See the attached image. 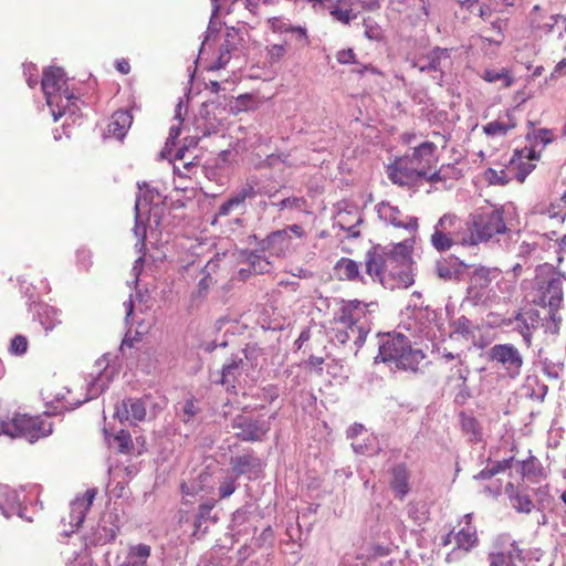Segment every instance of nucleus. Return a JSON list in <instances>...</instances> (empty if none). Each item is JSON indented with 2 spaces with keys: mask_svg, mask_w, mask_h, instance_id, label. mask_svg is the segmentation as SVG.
Segmentation results:
<instances>
[{
  "mask_svg": "<svg viewBox=\"0 0 566 566\" xmlns=\"http://www.w3.org/2000/svg\"><path fill=\"white\" fill-rule=\"evenodd\" d=\"M277 191L275 192H270L268 196H269V199H270V202H264V207H273L275 208L279 212H282V211H285V210H295V211H301L303 210L304 206H305V200L302 198V197H286V198H283L279 201H274L273 199L275 198Z\"/></svg>",
  "mask_w": 566,
  "mask_h": 566,
  "instance_id": "nucleus-28",
  "label": "nucleus"
},
{
  "mask_svg": "<svg viewBox=\"0 0 566 566\" xmlns=\"http://www.w3.org/2000/svg\"><path fill=\"white\" fill-rule=\"evenodd\" d=\"M391 474L390 486L399 499H403L409 492L407 470L405 467L398 465L392 469Z\"/></svg>",
  "mask_w": 566,
  "mask_h": 566,
  "instance_id": "nucleus-30",
  "label": "nucleus"
},
{
  "mask_svg": "<svg viewBox=\"0 0 566 566\" xmlns=\"http://www.w3.org/2000/svg\"><path fill=\"white\" fill-rule=\"evenodd\" d=\"M248 262L255 273H264L270 269V262L266 261L262 255L253 252L248 255Z\"/></svg>",
  "mask_w": 566,
  "mask_h": 566,
  "instance_id": "nucleus-49",
  "label": "nucleus"
},
{
  "mask_svg": "<svg viewBox=\"0 0 566 566\" xmlns=\"http://www.w3.org/2000/svg\"><path fill=\"white\" fill-rule=\"evenodd\" d=\"M512 506L522 513H530L534 509L533 501L530 496L521 491H515L514 485L512 483H507L505 489Z\"/></svg>",
  "mask_w": 566,
  "mask_h": 566,
  "instance_id": "nucleus-29",
  "label": "nucleus"
},
{
  "mask_svg": "<svg viewBox=\"0 0 566 566\" xmlns=\"http://www.w3.org/2000/svg\"><path fill=\"white\" fill-rule=\"evenodd\" d=\"M430 242L439 252L448 251L454 244L469 245L465 221L452 213L443 214L433 228Z\"/></svg>",
  "mask_w": 566,
  "mask_h": 566,
  "instance_id": "nucleus-7",
  "label": "nucleus"
},
{
  "mask_svg": "<svg viewBox=\"0 0 566 566\" xmlns=\"http://www.w3.org/2000/svg\"><path fill=\"white\" fill-rule=\"evenodd\" d=\"M397 261L392 250L387 247L375 245L366 253V272L374 280L389 289H407L413 283L411 274L406 270L394 272L388 270L389 264Z\"/></svg>",
  "mask_w": 566,
  "mask_h": 566,
  "instance_id": "nucleus-2",
  "label": "nucleus"
},
{
  "mask_svg": "<svg viewBox=\"0 0 566 566\" xmlns=\"http://www.w3.org/2000/svg\"><path fill=\"white\" fill-rule=\"evenodd\" d=\"M96 494V489H87L82 496H76L71 502L70 524L72 526L78 527L83 523Z\"/></svg>",
  "mask_w": 566,
  "mask_h": 566,
  "instance_id": "nucleus-20",
  "label": "nucleus"
},
{
  "mask_svg": "<svg viewBox=\"0 0 566 566\" xmlns=\"http://www.w3.org/2000/svg\"><path fill=\"white\" fill-rule=\"evenodd\" d=\"M453 334H457L463 338L473 337L472 323L465 316H460L453 323Z\"/></svg>",
  "mask_w": 566,
  "mask_h": 566,
  "instance_id": "nucleus-45",
  "label": "nucleus"
},
{
  "mask_svg": "<svg viewBox=\"0 0 566 566\" xmlns=\"http://www.w3.org/2000/svg\"><path fill=\"white\" fill-rule=\"evenodd\" d=\"M532 137L536 144H542L543 146L552 143L554 138L552 130L546 128L534 130Z\"/></svg>",
  "mask_w": 566,
  "mask_h": 566,
  "instance_id": "nucleus-56",
  "label": "nucleus"
},
{
  "mask_svg": "<svg viewBox=\"0 0 566 566\" xmlns=\"http://www.w3.org/2000/svg\"><path fill=\"white\" fill-rule=\"evenodd\" d=\"M437 146L432 142H423L413 147L412 153L402 156L408 160L409 165L419 170L420 176L431 182L441 180L438 171L431 172L436 164Z\"/></svg>",
  "mask_w": 566,
  "mask_h": 566,
  "instance_id": "nucleus-11",
  "label": "nucleus"
},
{
  "mask_svg": "<svg viewBox=\"0 0 566 566\" xmlns=\"http://www.w3.org/2000/svg\"><path fill=\"white\" fill-rule=\"evenodd\" d=\"M327 8L334 20L343 24H349L352 20L356 19L350 0H328Z\"/></svg>",
  "mask_w": 566,
  "mask_h": 566,
  "instance_id": "nucleus-26",
  "label": "nucleus"
},
{
  "mask_svg": "<svg viewBox=\"0 0 566 566\" xmlns=\"http://www.w3.org/2000/svg\"><path fill=\"white\" fill-rule=\"evenodd\" d=\"M489 356L510 378H516L521 374L523 356L513 344H495L490 348Z\"/></svg>",
  "mask_w": 566,
  "mask_h": 566,
  "instance_id": "nucleus-14",
  "label": "nucleus"
},
{
  "mask_svg": "<svg viewBox=\"0 0 566 566\" xmlns=\"http://www.w3.org/2000/svg\"><path fill=\"white\" fill-rule=\"evenodd\" d=\"M451 52L452 49L436 46L428 53L413 60L411 65L421 73H433L432 77L441 82L446 69L451 66Z\"/></svg>",
  "mask_w": 566,
  "mask_h": 566,
  "instance_id": "nucleus-13",
  "label": "nucleus"
},
{
  "mask_svg": "<svg viewBox=\"0 0 566 566\" xmlns=\"http://www.w3.org/2000/svg\"><path fill=\"white\" fill-rule=\"evenodd\" d=\"M237 490V475H226L219 485V494L221 499L229 497Z\"/></svg>",
  "mask_w": 566,
  "mask_h": 566,
  "instance_id": "nucleus-48",
  "label": "nucleus"
},
{
  "mask_svg": "<svg viewBox=\"0 0 566 566\" xmlns=\"http://www.w3.org/2000/svg\"><path fill=\"white\" fill-rule=\"evenodd\" d=\"M338 326L332 329V340L336 342L340 345H345L348 340L353 339L355 342V336H357V332H352L349 324H337Z\"/></svg>",
  "mask_w": 566,
  "mask_h": 566,
  "instance_id": "nucleus-42",
  "label": "nucleus"
},
{
  "mask_svg": "<svg viewBox=\"0 0 566 566\" xmlns=\"http://www.w3.org/2000/svg\"><path fill=\"white\" fill-rule=\"evenodd\" d=\"M61 114L59 115V118L67 115L69 118L72 119V123L75 124L77 119L81 118V107H80V99L78 97L71 94L69 91L64 92L63 101H62V107Z\"/></svg>",
  "mask_w": 566,
  "mask_h": 566,
  "instance_id": "nucleus-33",
  "label": "nucleus"
},
{
  "mask_svg": "<svg viewBox=\"0 0 566 566\" xmlns=\"http://www.w3.org/2000/svg\"><path fill=\"white\" fill-rule=\"evenodd\" d=\"M137 198L142 200V209H146L147 206L155 201V199L159 200L160 195L156 190L145 189Z\"/></svg>",
  "mask_w": 566,
  "mask_h": 566,
  "instance_id": "nucleus-59",
  "label": "nucleus"
},
{
  "mask_svg": "<svg viewBox=\"0 0 566 566\" xmlns=\"http://www.w3.org/2000/svg\"><path fill=\"white\" fill-rule=\"evenodd\" d=\"M222 259L220 254H216L212 259H210L206 266L202 270V273H206L207 275L216 277L218 271L221 269Z\"/></svg>",
  "mask_w": 566,
  "mask_h": 566,
  "instance_id": "nucleus-54",
  "label": "nucleus"
},
{
  "mask_svg": "<svg viewBox=\"0 0 566 566\" xmlns=\"http://www.w3.org/2000/svg\"><path fill=\"white\" fill-rule=\"evenodd\" d=\"M335 272L340 280H360V271L358 263L348 258H342L336 263Z\"/></svg>",
  "mask_w": 566,
  "mask_h": 566,
  "instance_id": "nucleus-32",
  "label": "nucleus"
},
{
  "mask_svg": "<svg viewBox=\"0 0 566 566\" xmlns=\"http://www.w3.org/2000/svg\"><path fill=\"white\" fill-rule=\"evenodd\" d=\"M203 276L199 280L197 290L192 293V297L196 298H205L211 289L217 282V279L206 273H202Z\"/></svg>",
  "mask_w": 566,
  "mask_h": 566,
  "instance_id": "nucleus-46",
  "label": "nucleus"
},
{
  "mask_svg": "<svg viewBox=\"0 0 566 566\" xmlns=\"http://www.w3.org/2000/svg\"><path fill=\"white\" fill-rule=\"evenodd\" d=\"M388 178L399 186H411L423 179L419 170L409 165L408 160L403 157L397 158L388 166Z\"/></svg>",
  "mask_w": 566,
  "mask_h": 566,
  "instance_id": "nucleus-17",
  "label": "nucleus"
},
{
  "mask_svg": "<svg viewBox=\"0 0 566 566\" xmlns=\"http://www.w3.org/2000/svg\"><path fill=\"white\" fill-rule=\"evenodd\" d=\"M150 555L151 547L147 544L129 545L124 562L118 566H149L148 559Z\"/></svg>",
  "mask_w": 566,
  "mask_h": 566,
  "instance_id": "nucleus-23",
  "label": "nucleus"
},
{
  "mask_svg": "<svg viewBox=\"0 0 566 566\" xmlns=\"http://www.w3.org/2000/svg\"><path fill=\"white\" fill-rule=\"evenodd\" d=\"M286 53L283 44H271L266 48L268 59L271 63L279 62Z\"/></svg>",
  "mask_w": 566,
  "mask_h": 566,
  "instance_id": "nucleus-53",
  "label": "nucleus"
},
{
  "mask_svg": "<svg viewBox=\"0 0 566 566\" xmlns=\"http://www.w3.org/2000/svg\"><path fill=\"white\" fill-rule=\"evenodd\" d=\"M514 170V158L511 159L510 161V166L506 168V169H494V168H489L485 170L484 172V177L485 179L491 184V185H506L509 184L513 177H512V172Z\"/></svg>",
  "mask_w": 566,
  "mask_h": 566,
  "instance_id": "nucleus-35",
  "label": "nucleus"
},
{
  "mask_svg": "<svg viewBox=\"0 0 566 566\" xmlns=\"http://www.w3.org/2000/svg\"><path fill=\"white\" fill-rule=\"evenodd\" d=\"M534 315L533 314H521L515 316L516 329L522 335L524 342L530 346L532 339V329L534 328Z\"/></svg>",
  "mask_w": 566,
  "mask_h": 566,
  "instance_id": "nucleus-37",
  "label": "nucleus"
},
{
  "mask_svg": "<svg viewBox=\"0 0 566 566\" xmlns=\"http://www.w3.org/2000/svg\"><path fill=\"white\" fill-rule=\"evenodd\" d=\"M452 374L450 375V380H458L460 384L459 387H464L468 376L470 374L469 367L463 363L462 359H459L457 365L451 369Z\"/></svg>",
  "mask_w": 566,
  "mask_h": 566,
  "instance_id": "nucleus-47",
  "label": "nucleus"
},
{
  "mask_svg": "<svg viewBox=\"0 0 566 566\" xmlns=\"http://www.w3.org/2000/svg\"><path fill=\"white\" fill-rule=\"evenodd\" d=\"M133 117L127 111H117L113 114L107 132L111 136L123 139L130 127Z\"/></svg>",
  "mask_w": 566,
  "mask_h": 566,
  "instance_id": "nucleus-25",
  "label": "nucleus"
},
{
  "mask_svg": "<svg viewBox=\"0 0 566 566\" xmlns=\"http://www.w3.org/2000/svg\"><path fill=\"white\" fill-rule=\"evenodd\" d=\"M52 433V422L49 417H29L28 415L15 413L12 418L0 421V434L11 438L24 437L30 442Z\"/></svg>",
  "mask_w": 566,
  "mask_h": 566,
  "instance_id": "nucleus-6",
  "label": "nucleus"
},
{
  "mask_svg": "<svg viewBox=\"0 0 566 566\" xmlns=\"http://www.w3.org/2000/svg\"><path fill=\"white\" fill-rule=\"evenodd\" d=\"M180 126H181V124H179V122H177V124H172L170 126V128H169V136H168V138L166 140L165 148L161 151L163 156H165V151L169 150L170 146L175 145V140L180 135Z\"/></svg>",
  "mask_w": 566,
  "mask_h": 566,
  "instance_id": "nucleus-58",
  "label": "nucleus"
},
{
  "mask_svg": "<svg viewBox=\"0 0 566 566\" xmlns=\"http://www.w3.org/2000/svg\"><path fill=\"white\" fill-rule=\"evenodd\" d=\"M148 398H127L116 406L115 416L120 422L130 423L143 421L146 417V406Z\"/></svg>",
  "mask_w": 566,
  "mask_h": 566,
  "instance_id": "nucleus-18",
  "label": "nucleus"
},
{
  "mask_svg": "<svg viewBox=\"0 0 566 566\" xmlns=\"http://www.w3.org/2000/svg\"><path fill=\"white\" fill-rule=\"evenodd\" d=\"M537 243L523 241L518 247V255L527 256L535 252Z\"/></svg>",
  "mask_w": 566,
  "mask_h": 566,
  "instance_id": "nucleus-63",
  "label": "nucleus"
},
{
  "mask_svg": "<svg viewBox=\"0 0 566 566\" xmlns=\"http://www.w3.org/2000/svg\"><path fill=\"white\" fill-rule=\"evenodd\" d=\"M232 469L237 478L245 474L253 465V458L251 455H240L231 459Z\"/></svg>",
  "mask_w": 566,
  "mask_h": 566,
  "instance_id": "nucleus-44",
  "label": "nucleus"
},
{
  "mask_svg": "<svg viewBox=\"0 0 566 566\" xmlns=\"http://www.w3.org/2000/svg\"><path fill=\"white\" fill-rule=\"evenodd\" d=\"M463 523L464 526L454 534V539L459 549L469 552L478 542L476 531L472 525V514H465Z\"/></svg>",
  "mask_w": 566,
  "mask_h": 566,
  "instance_id": "nucleus-22",
  "label": "nucleus"
},
{
  "mask_svg": "<svg viewBox=\"0 0 566 566\" xmlns=\"http://www.w3.org/2000/svg\"><path fill=\"white\" fill-rule=\"evenodd\" d=\"M376 211L380 220L395 228L406 229L411 232L418 228L417 218L403 216L398 207L391 206L389 202L381 201L376 206Z\"/></svg>",
  "mask_w": 566,
  "mask_h": 566,
  "instance_id": "nucleus-16",
  "label": "nucleus"
},
{
  "mask_svg": "<svg viewBox=\"0 0 566 566\" xmlns=\"http://www.w3.org/2000/svg\"><path fill=\"white\" fill-rule=\"evenodd\" d=\"M42 91L46 98V104L51 108L54 120L59 119L61 114L62 101L66 86L65 73L61 67L50 66L43 72Z\"/></svg>",
  "mask_w": 566,
  "mask_h": 566,
  "instance_id": "nucleus-9",
  "label": "nucleus"
},
{
  "mask_svg": "<svg viewBox=\"0 0 566 566\" xmlns=\"http://www.w3.org/2000/svg\"><path fill=\"white\" fill-rule=\"evenodd\" d=\"M562 19V15L560 14H554L549 18V21L548 22H545L543 24H534L533 23V29L535 31H541V32H544V33H551L553 32L554 30V27L558 23V21Z\"/></svg>",
  "mask_w": 566,
  "mask_h": 566,
  "instance_id": "nucleus-57",
  "label": "nucleus"
},
{
  "mask_svg": "<svg viewBox=\"0 0 566 566\" xmlns=\"http://www.w3.org/2000/svg\"><path fill=\"white\" fill-rule=\"evenodd\" d=\"M38 316L45 332L52 331L55 326L61 324L60 312L49 305H41L38 311Z\"/></svg>",
  "mask_w": 566,
  "mask_h": 566,
  "instance_id": "nucleus-36",
  "label": "nucleus"
},
{
  "mask_svg": "<svg viewBox=\"0 0 566 566\" xmlns=\"http://www.w3.org/2000/svg\"><path fill=\"white\" fill-rule=\"evenodd\" d=\"M516 127V120L512 113H506V120L497 119L483 126V130L489 136H504L506 133Z\"/></svg>",
  "mask_w": 566,
  "mask_h": 566,
  "instance_id": "nucleus-31",
  "label": "nucleus"
},
{
  "mask_svg": "<svg viewBox=\"0 0 566 566\" xmlns=\"http://www.w3.org/2000/svg\"><path fill=\"white\" fill-rule=\"evenodd\" d=\"M247 353L244 355V358L231 357L228 360V363L223 365L220 371H217L214 375H211L212 382L224 386L227 390L233 389L239 378L247 370Z\"/></svg>",
  "mask_w": 566,
  "mask_h": 566,
  "instance_id": "nucleus-15",
  "label": "nucleus"
},
{
  "mask_svg": "<svg viewBox=\"0 0 566 566\" xmlns=\"http://www.w3.org/2000/svg\"><path fill=\"white\" fill-rule=\"evenodd\" d=\"M140 211H142V200L140 198L136 199L135 203V226H134V234L137 238V244L136 247H139V250L142 251L145 248V240H146V226L140 220Z\"/></svg>",
  "mask_w": 566,
  "mask_h": 566,
  "instance_id": "nucleus-38",
  "label": "nucleus"
},
{
  "mask_svg": "<svg viewBox=\"0 0 566 566\" xmlns=\"http://www.w3.org/2000/svg\"><path fill=\"white\" fill-rule=\"evenodd\" d=\"M0 510L6 517L19 515L23 517V511L19 493L13 490H6L0 494Z\"/></svg>",
  "mask_w": 566,
  "mask_h": 566,
  "instance_id": "nucleus-24",
  "label": "nucleus"
},
{
  "mask_svg": "<svg viewBox=\"0 0 566 566\" xmlns=\"http://www.w3.org/2000/svg\"><path fill=\"white\" fill-rule=\"evenodd\" d=\"M247 208L240 205L234 197L231 195L223 203L220 205L218 211L216 212L214 220L212 223H216L219 218L228 217L233 212L244 213Z\"/></svg>",
  "mask_w": 566,
  "mask_h": 566,
  "instance_id": "nucleus-40",
  "label": "nucleus"
},
{
  "mask_svg": "<svg viewBox=\"0 0 566 566\" xmlns=\"http://www.w3.org/2000/svg\"><path fill=\"white\" fill-rule=\"evenodd\" d=\"M376 359L394 364L399 369L417 371L424 354L421 349L412 348L406 336L387 334L380 340Z\"/></svg>",
  "mask_w": 566,
  "mask_h": 566,
  "instance_id": "nucleus-3",
  "label": "nucleus"
},
{
  "mask_svg": "<svg viewBox=\"0 0 566 566\" xmlns=\"http://www.w3.org/2000/svg\"><path fill=\"white\" fill-rule=\"evenodd\" d=\"M512 461H513V458L505 459V460H502V461H499V462H495L494 464H492V467H490V470L492 471V475L494 476L497 473L504 472L505 470H507L511 467Z\"/></svg>",
  "mask_w": 566,
  "mask_h": 566,
  "instance_id": "nucleus-62",
  "label": "nucleus"
},
{
  "mask_svg": "<svg viewBox=\"0 0 566 566\" xmlns=\"http://www.w3.org/2000/svg\"><path fill=\"white\" fill-rule=\"evenodd\" d=\"M260 245L262 251L271 255L283 256L291 248V234L289 230H276L263 239Z\"/></svg>",
  "mask_w": 566,
  "mask_h": 566,
  "instance_id": "nucleus-19",
  "label": "nucleus"
},
{
  "mask_svg": "<svg viewBox=\"0 0 566 566\" xmlns=\"http://www.w3.org/2000/svg\"><path fill=\"white\" fill-rule=\"evenodd\" d=\"M514 284L499 268L479 265L469 274L467 300L474 306L491 307L510 300Z\"/></svg>",
  "mask_w": 566,
  "mask_h": 566,
  "instance_id": "nucleus-1",
  "label": "nucleus"
},
{
  "mask_svg": "<svg viewBox=\"0 0 566 566\" xmlns=\"http://www.w3.org/2000/svg\"><path fill=\"white\" fill-rule=\"evenodd\" d=\"M482 77L489 83H496L502 81L503 87H510L513 84V77L506 69H490L485 70Z\"/></svg>",
  "mask_w": 566,
  "mask_h": 566,
  "instance_id": "nucleus-39",
  "label": "nucleus"
},
{
  "mask_svg": "<svg viewBox=\"0 0 566 566\" xmlns=\"http://www.w3.org/2000/svg\"><path fill=\"white\" fill-rule=\"evenodd\" d=\"M531 296L536 305L548 306L549 310L559 308L564 297L563 282L552 265L545 263L536 268Z\"/></svg>",
  "mask_w": 566,
  "mask_h": 566,
  "instance_id": "nucleus-5",
  "label": "nucleus"
},
{
  "mask_svg": "<svg viewBox=\"0 0 566 566\" xmlns=\"http://www.w3.org/2000/svg\"><path fill=\"white\" fill-rule=\"evenodd\" d=\"M115 442H117L118 451L122 453H127L130 451L133 447L130 433L126 430H120L114 438Z\"/></svg>",
  "mask_w": 566,
  "mask_h": 566,
  "instance_id": "nucleus-52",
  "label": "nucleus"
},
{
  "mask_svg": "<svg viewBox=\"0 0 566 566\" xmlns=\"http://www.w3.org/2000/svg\"><path fill=\"white\" fill-rule=\"evenodd\" d=\"M290 32L294 33L296 39L303 44H308L307 31L303 27H291Z\"/></svg>",
  "mask_w": 566,
  "mask_h": 566,
  "instance_id": "nucleus-64",
  "label": "nucleus"
},
{
  "mask_svg": "<svg viewBox=\"0 0 566 566\" xmlns=\"http://www.w3.org/2000/svg\"><path fill=\"white\" fill-rule=\"evenodd\" d=\"M28 342L27 338L22 335H17L10 345V352L15 355H22L27 352Z\"/></svg>",
  "mask_w": 566,
  "mask_h": 566,
  "instance_id": "nucleus-55",
  "label": "nucleus"
},
{
  "mask_svg": "<svg viewBox=\"0 0 566 566\" xmlns=\"http://www.w3.org/2000/svg\"><path fill=\"white\" fill-rule=\"evenodd\" d=\"M271 418L269 419L255 418L250 415H238L232 420V429L237 430L235 436L248 442L262 441L263 438L271 430Z\"/></svg>",
  "mask_w": 566,
  "mask_h": 566,
  "instance_id": "nucleus-12",
  "label": "nucleus"
},
{
  "mask_svg": "<svg viewBox=\"0 0 566 566\" xmlns=\"http://www.w3.org/2000/svg\"><path fill=\"white\" fill-rule=\"evenodd\" d=\"M260 193V181L258 177L252 176L245 180V182L238 188L232 196L234 199L247 208L245 201L254 199Z\"/></svg>",
  "mask_w": 566,
  "mask_h": 566,
  "instance_id": "nucleus-27",
  "label": "nucleus"
},
{
  "mask_svg": "<svg viewBox=\"0 0 566 566\" xmlns=\"http://www.w3.org/2000/svg\"><path fill=\"white\" fill-rule=\"evenodd\" d=\"M490 566H515V560L521 559V551L511 544L506 552L490 554Z\"/></svg>",
  "mask_w": 566,
  "mask_h": 566,
  "instance_id": "nucleus-34",
  "label": "nucleus"
},
{
  "mask_svg": "<svg viewBox=\"0 0 566 566\" xmlns=\"http://www.w3.org/2000/svg\"><path fill=\"white\" fill-rule=\"evenodd\" d=\"M469 245H478L491 240H500L509 229L503 218L502 209H491L470 214L465 221Z\"/></svg>",
  "mask_w": 566,
  "mask_h": 566,
  "instance_id": "nucleus-4",
  "label": "nucleus"
},
{
  "mask_svg": "<svg viewBox=\"0 0 566 566\" xmlns=\"http://www.w3.org/2000/svg\"><path fill=\"white\" fill-rule=\"evenodd\" d=\"M103 523H105V521ZM117 533L118 526H116L115 524H111V526H107L106 524H99L95 532L94 542L96 544L109 543L116 538Z\"/></svg>",
  "mask_w": 566,
  "mask_h": 566,
  "instance_id": "nucleus-41",
  "label": "nucleus"
},
{
  "mask_svg": "<svg viewBox=\"0 0 566 566\" xmlns=\"http://www.w3.org/2000/svg\"><path fill=\"white\" fill-rule=\"evenodd\" d=\"M335 323L352 325L350 331L357 332L355 345L357 348L361 347L370 332L368 305L358 300L347 302L342 306L338 316L335 317Z\"/></svg>",
  "mask_w": 566,
  "mask_h": 566,
  "instance_id": "nucleus-8",
  "label": "nucleus"
},
{
  "mask_svg": "<svg viewBox=\"0 0 566 566\" xmlns=\"http://www.w3.org/2000/svg\"><path fill=\"white\" fill-rule=\"evenodd\" d=\"M534 168L535 165L527 161H520L518 164L514 163L512 177L517 179L520 182H523Z\"/></svg>",
  "mask_w": 566,
  "mask_h": 566,
  "instance_id": "nucleus-51",
  "label": "nucleus"
},
{
  "mask_svg": "<svg viewBox=\"0 0 566 566\" xmlns=\"http://www.w3.org/2000/svg\"><path fill=\"white\" fill-rule=\"evenodd\" d=\"M239 42V33L235 29H228L224 35L223 43L219 50V56L216 64L211 66L212 70L223 69L231 59V53L237 50Z\"/></svg>",
  "mask_w": 566,
  "mask_h": 566,
  "instance_id": "nucleus-21",
  "label": "nucleus"
},
{
  "mask_svg": "<svg viewBox=\"0 0 566 566\" xmlns=\"http://www.w3.org/2000/svg\"><path fill=\"white\" fill-rule=\"evenodd\" d=\"M336 60L340 64L356 63L355 53L352 49L338 51L336 54Z\"/></svg>",
  "mask_w": 566,
  "mask_h": 566,
  "instance_id": "nucleus-61",
  "label": "nucleus"
},
{
  "mask_svg": "<svg viewBox=\"0 0 566 566\" xmlns=\"http://www.w3.org/2000/svg\"><path fill=\"white\" fill-rule=\"evenodd\" d=\"M558 310H551L549 317L544 323L545 333L557 335L559 333L562 317Z\"/></svg>",
  "mask_w": 566,
  "mask_h": 566,
  "instance_id": "nucleus-50",
  "label": "nucleus"
},
{
  "mask_svg": "<svg viewBox=\"0 0 566 566\" xmlns=\"http://www.w3.org/2000/svg\"><path fill=\"white\" fill-rule=\"evenodd\" d=\"M229 557L217 551H212L200 558L197 566H228Z\"/></svg>",
  "mask_w": 566,
  "mask_h": 566,
  "instance_id": "nucleus-43",
  "label": "nucleus"
},
{
  "mask_svg": "<svg viewBox=\"0 0 566 566\" xmlns=\"http://www.w3.org/2000/svg\"><path fill=\"white\" fill-rule=\"evenodd\" d=\"M108 355H104L96 361V366L103 370H99L96 376H92V379L87 382V392L83 399L72 398L67 399L65 394H56V401H64L63 409L64 410H73L76 407L81 406L83 402L91 400L97 397L101 392L105 390L111 381V371L107 370L108 367Z\"/></svg>",
  "mask_w": 566,
  "mask_h": 566,
  "instance_id": "nucleus-10",
  "label": "nucleus"
},
{
  "mask_svg": "<svg viewBox=\"0 0 566 566\" xmlns=\"http://www.w3.org/2000/svg\"><path fill=\"white\" fill-rule=\"evenodd\" d=\"M545 213L551 219H557L559 222H563L566 217V211L562 209L560 203H551Z\"/></svg>",
  "mask_w": 566,
  "mask_h": 566,
  "instance_id": "nucleus-60",
  "label": "nucleus"
}]
</instances>
